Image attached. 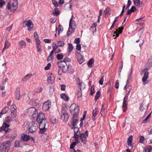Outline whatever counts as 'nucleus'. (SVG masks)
Returning a JSON list of instances; mask_svg holds the SVG:
<instances>
[{"mask_svg":"<svg viewBox=\"0 0 152 152\" xmlns=\"http://www.w3.org/2000/svg\"><path fill=\"white\" fill-rule=\"evenodd\" d=\"M81 45L80 44H78L76 45V49L77 51H80L81 50Z\"/></svg>","mask_w":152,"mask_h":152,"instance_id":"61","label":"nucleus"},{"mask_svg":"<svg viewBox=\"0 0 152 152\" xmlns=\"http://www.w3.org/2000/svg\"><path fill=\"white\" fill-rule=\"evenodd\" d=\"M48 80L47 81L48 83H51L52 81L55 80V78L54 75L51 73H49L47 75Z\"/></svg>","mask_w":152,"mask_h":152,"instance_id":"17","label":"nucleus"},{"mask_svg":"<svg viewBox=\"0 0 152 152\" xmlns=\"http://www.w3.org/2000/svg\"><path fill=\"white\" fill-rule=\"evenodd\" d=\"M29 123L28 121H26L24 122L23 125L22 126V128L25 129L26 128H27L28 126Z\"/></svg>","mask_w":152,"mask_h":152,"instance_id":"45","label":"nucleus"},{"mask_svg":"<svg viewBox=\"0 0 152 152\" xmlns=\"http://www.w3.org/2000/svg\"><path fill=\"white\" fill-rule=\"evenodd\" d=\"M19 47L21 49L25 48L26 46V42L23 40H21L18 42Z\"/></svg>","mask_w":152,"mask_h":152,"instance_id":"25","label":"nucleus"},{"mask_svg":"<svg viewBox=\"0 0 152 152\" xmlns=\"http://www.w3.org/2000/svg\"><path fill=\"white\" fill-rule=\"evenodd\" d=\"M21 97L20 92L19 88H17L15 91V99L19 100Z\"/></svg>","mask_w":152,"mask_h":152,"instance_id":"27","label":"nucleus"},{"mask_svg":"<svg viewBox=\"0 0 152 152\" xmlns=\"http://www.w3.org/2000/svg\"><path fill=\"white\" fill-rule=\"evenodd\" d=\"M61 97L63 99L66 101H67L69 100V98L65 94H62L61 95Z\"/></svg>","mask_w":152,"mask_h":152,"instance_id":"31","label":"nucleus"},{"mask_svg":"<svg viewBox=\"0 0 152 152\" xmlns=\"http://www.w3.org/2000/svg\"><path fill=\"white\" fill-rule=\"evenodd\" d=\"M151 115V113H149L148 114V116L143 121H142L143 123H145L147 122L148 121V118L150 117Z\"/></svg>","mask_w":152,"mask_h":152,"instance_id":"48","label":"nucleus"},{"mask_svg":"<svg viewBox=\"0 0 152 152\" xmlns=\"http://www.w3.org/2000/svg\"><path fill=\"white\" fill-rule=\"evenodd\" d=\"M33 75L31 74H27L22 79V81L23 82L26 81L28 80Z\"/></svg>","mask_w":152,"mask_h":152,"instance_id":"23","label":"nucleus"},{"mask_svg":"<svg viewBox=\"0 0 152 152\" xmlns=\"http://www.w3.org/2000/svg\"><path fill=\"white\" fill-rule=\"evenodd\" d=\"M119 83L118 80H117L115 85V87L116 89H118L119 88Z\"/></svg>","mask_w":152,"mask_h":152,"instance_id":"63","label":"nucleus"},{"mask_svg":"<svg viewBox=\"0 0 152 152\" xmlns=\"http://www.w3.org/2000/svg\"><path fill=\"white\" fill-rule=\"evenodd\" d=\"M139 142L141 143H143L144 141L145 140L144 137L142 136H139Z\"/></svg>","mask_w":152,"mask_h":152,"instance_id":"50","label":"nucleus"},{"mask_svg":"<svg viewBox=\"0 0 152 152\" xmlns=\"http://www.w3.org/2000/svg\"><path fill=\"white\" fill-rule=\"evenodd\" d=\"M58 34H59L60 32H62L63 30V27L61 25H59L58 26Z\"/></svg>","mask_w":152,"mask_h":152,"instance_id":"55","label":"nucleus"},{"mask_svg":"<svg viewBox=\"0 0 152 152\" xmlns=\"http://www.w3.org/2000/svg\"><path fill=\"white\" fill-rule=\"evenodd\" d=\"M27 113L29 116H32L33 118H35L38 112L34 107H32L28 109Z\"/></svg>","mask_w":152,"mask_h":152,"instance_id":"7","label":"nucleus"},{"mask_svg":"<svg viewBox=\"0 0 152 152\" xmlns=\"http://www.w3.org/2000/svg\"><path fill=\"white\" fill-rule=\"evenodd\" d=\"M71 7L72 6L70 4L67 3L65 4L64 8L66 10L69 11L71 9Z\"/></svg>","mask_w":152,"mask_h":152,"instance_id":"34","label":"nucleus"},{"mask_svg":"<svg viewBox=\"0 0 152 152\" xmlns=\"http://www.w3.org/2000/svg\"><path fill=\"white\" fill-rule=\"evenodd\" d=\"M119 31L118 29H116V31L114 32V34H114L113 36V37H114L115 39L117 37L119 36L120 34H121L122 33V30L124 29V28L123 27L119 28Z\"/></svg>","mask_w":152,"mask_h":152,"instance_id":"18","label":"nucleus"},{"mask_svg":"<svg viewBox=\"0 0 152 152\" xmlns=\"http://www.w3.org/2000/svg\"><path fill=\"white\" fill-rule=\"evenodd\" d=\"M128 92L124 97L123 103L122 108L124 112H125L127 110V100L128 99L129 94L130 92V90L128 91Z\"/></svg>","mask_w":152,"mask_h":152,"instance_id":"9","label":"nucleus"},{"mask_svg":"<svg viewBox=\"0 0 152 152\" xmlns=\"http://www.w3.org/2000/svg\"><path fill=\"white\" fill-rule=\"evenodd\" d=\"M79 136L77 135V134H74V135L73 137H74L75 141V142H74L72 143L70 146V149H73L75 146L76 144L78 143L79 142V141L78 140Z\"/></svg>","mask_w":152,"mask_h":152,"instance_id":"12","label":"nucleus"},{"mask_svg":"<svg viewBox=\"0 0 152 152\" xmlns=\"http://www.w3.org/2000/svg\"><path fill=\"white\" fill-rule=\"evenodd\" d=\"M16 136V135H13V134H7L5 137L7 139H9L11 141H12Z\"/></svg>","mask_w":152,"mask_h":152,"instance_id":"26","label":"nucleus"},{"mask_svg":"<svg viewBox=\"0 0 152 152\" xmlns=\"http://www.w3.org/2000/svg\"><path fill=\"white\" fill-rule=\"evenodd\" d=\"M73 17V16L72 15L70 19L69 27L67 33V36L70 35L74 32L76 27L75 23L74 21L72 20Z\"/></svg>","mask_w":152,"mask_h":152,"instance_id":"1","label":"nucleus"},{"mask_svg":"<svg viewBox=\"0 0 152 152\" xmlns=\"http://www.w3.org/2000/svg\"><path fill=\"white\" fill-rule=\"evenodd\" d=\"M67 108L66 107H62L61 109V114H68L66 112Z\"/></svg>","mask_w":152,"mask_h":152,"instance_id":"39","label":"nucleus"},{"mask_svg":"<svg viewBox=\"0 0 152 152\" xmlns=\"http://www.w3.org/2000/svg\"><path fill=\"white\" fill-rule=\"evenodd\" d=\"M53 51H51L48 57V58L47 59V61L48 62H49L53 60Z\"/></svg>","mask_w":152,"mask_h":152,"instance_id":"29","label":"nucleus"},{"mask_svg":"<svg viewBox=\"0 0 152 152\" xmlns=\"http://www.w3.org/2000/svg\"><path fill=\"white\" fill-rule=\"evenodd\" d=\"M74 42L77 44H79L80 42V38H77L75 39L74 41Z\"/></svg>","mask_w":152,"mask_h":152,"instance_id":"64","label":"nucleus"},{"mask_svg":"<svg viewBox=\"0 0 152 152\" xmlns=\"http://www.w3.org/2000/svg\"><path fill=\"white\" fill-rule=\"evenodd\" d=\"M134 3L135 5L139 6L140 4V0H134Z\"/></svg>","mask_w":152,"mask_h":152,"instance_id":"49","label":"nucleus"},{"mask_svg":"<svg viewBox=\"0 0 152 152\" xmlns=\"http://www.w3.org/2000/svg\"><path fill=\"white\" fill-rule=\"evenodd\" d=\"M30 136L27 134H23L21 137L22 140L24 141H28L30 139Z\"/></svg>","mask_w":152,"mask_h":152,"instance_id":"21","label":"nucleus"},{"mask_svg":"<svg viewBox=\"0 0 152 152\" xmlns=\"http://www.w3.org/2000/svg\"><path fill=\"white\" fill-rule=\"evenodd\" d=\"M94 93V87L93 86H92L91 88L90 94L92 95Z\"/></svg>","mask_w":152,"mask_h":152,"instance_id":"53","label":"nucleus"},{"mask_svg":"<svg viewBox=\"0 0 152 152\" xmlns=\"http://www.w3.org/2000/svg\"><path fill=\"white\" fill-rule=\"evenodd\" d=\"M37 122H40V121L46 119L45 118V115L42 112H39V113H37Z\"/></svg>","mask_w":152,"mask_h":152,"instance_id":"15","label":"nucleus"},{"mask_svg":"<svg viewBox=\"0 0 152 152\" xmlns=\"http://www.w3.org/2000/svg\"><path fill=\"white\" fill-rule=\"evenodd\" d=\"M79 87L80 88V89H83L85 87V85L83 83H79Z\"/></svg>","mask_w":152,"mask_h":152,"instance_id":"46","label":"nucleus"},{"mask_svg":"<svg viewBox=\"0 0 152 152\" xmlns=\"http://www.w3.org/2000/svg\"><path fill=\"white\" fill-rule=\"evenodd\" d=\"M37 122L39 123V128L40 130L39 133H44L47 129L45 128L47 123L46 119Z\"/></svg>","mask_w":152,"mask_h":152,"instance_id":"5","label":"nucleus"},{"mask_svg":"<svg viewBox=\"0 0 152 152\" xmlns=\"http://www.w3.org/2000/svg\"><path fill=\"white\" fill-rule=\"evenodd\" d=\"M7 9L10 10L11 12L15 11L18 8V4L17 3H13L11 1L8 2L7 5Z\"/></svg>","mask_w":152,"mask_h":152,"instance_id":"6","label":"nucleus"},{"mask_svg":"<svg viewBox=\"0 0 152 152\" xmlns=\"http://www.w3.org/2000/svg\"><path fill=\"white\" fill-rule=\"evenodd\" d=\"M58 66L60 67L63 73H65L69 69V66H68L65 61H62L59 62Z\"/></svg>","mask_w":152,"mask_h":152,"instance_id":"3","label":"nucleus"},{"mask_svg":"<svg viewBox=\"0 0 152 152\" xmlns=\"http://www.w3.org/2000/svg\"><path fill=\"white\" fill-rule=\"evenodd\" d=\"M132 140L133 136L132 135H131L128 138L127 140V143L128 145L129 146H131L132 148L133 147V146L132 144Z\"/></svg>","mask_w":152,"mask_h":152,"instance_id":"30","label":"nucleus"},{"mask_svg":"<svg viewBox=\"0 0 152 152\" xmlns=\"http://www.w3.org/2000/svg\"><path fill=\"white\" fill-rule=\"evenodd\" d=\"M16 116V111H12L11 112V114L9 116L6 118L5 121L7 123L12 121V119L15 118Z\"/></svg>","mask_w":152,"mask_h":152,"instance_id":"10","label":"nucleus"},{"mask_svg":"<svg viewBox=\"0 0 152 152\" xmlns=\"http://www.w3.org/2000/svg\"><path fill=\"white\" fill-rule=\"evenodd\" d=\"M100 92L99 91H98L97 92L95 97V99L96 101L100 97Z\"/></svg>","mask_w":152,"mask_h":152,"instance_id":"42","label":"nucleus"},{"mask_svg":"<svg viewBox=\"0 0 152 152\" xmlns=\"http://www.w3.org/2000/svg\"><path fill=\"white\" fill-rule=\"evenodd\" d=\"M79 118L77 115H73L71 122V126L72 127H74L77 124L78 120Z\"/></svg>","mask_w":152,"mask_h":152,"instance_id":"14","label":"nucleus"},{"mask_svg":"<svg viewBox=\"0 0 152 152\" xmlns=\"http://www.w3.org/2000/svg\"><path fill=\"white\" fill-rule=\"evenodd\" d=\"M99 109L97 108H96L93 110L92 112V119L93 121L95 120V117L98 114Z\"/></svg>","mask_w":152,"mask_h":152,"instance_id":"22","label":"nucleus"},{"mask_svg":"<svg viewBox=\"0 0 152 152\" xmlns=\"http://www.w3.org/2000/svg\"><path fill=\"white\" fill-rule=\"evenodd\" d=\"M36 47L37 48V51L40 53H41L42 51L41 45L39 46H36Z\"/></svg>","mask_w":152,"mask_h":152,"instance_id":"62","label":"nucleus"},{"mask_svg":"<svg viewBox=\"0 0 152 152\" xmlns=\"http://www.w3.org/2000/svg\"><path fill=\"white\" fill-rule=\"evenodd\" d=\"M11 141L10 140H7L3 142L2 145L7 147H9L10 148V147L11 145Z\"/></svg>","mask_w":152,"mask_h":152,"instance_id":"33","label":"nucleus"},{"mask_svg":"<svg viewBox=\"0 0 152 152\" xmlns=\"http://www.w3.org/2000/svg\"><path fill=\"white\" fill-rule=\"evenodd\" d=\"M94 62V60L92 59H91L88 63V66L90 68L93 65Z\"/></svg>","mask_w":152,"mask_h":152,"instance_id":"36","label":"nucleus"},{"mask_svg":"<svg viewBox=\"0 0 152 152\" xmlns=\"http://www.w3.org/2000/svg\"><path fill=\"white\" fill-rule=\"evenodd\" d=\"M5 2L3 0H0V7H2V6L5 5Z\"/></svg>","mask_w":152,"mask_h":152,"instance_id":"54","label":"nucleus"},{"mask_svg":"<svg viewBox=\"0 0 152 152\" xmlns=\"http://www.w3.org/2000/svg\"><path fill=\"white\" fill-rule=\"evenodd\" d=\"M14 146L15 148H18L20 146V142L18 141H16L14 143Z\"/></svg>","mask_w":152,"mask_h":152,"instance_id":"51","label":"nucleus"},{"mask_svg":"<svg viewBox=\"0 0 152 152\" xmlns=\"http://www.w3.org/2000/svg\"><path fill=\"white\" fill-rule=\"evenodd\" d=\"M59 14V11L57 8H55L53 11V14L57 16Z\"/></svg>","mask_w":152,"mask_h":152,"instance_id":"40","label":"nucleus"},{"mask_svg":"<svg viewBox=\"0 0 152 152\" xmlns=\"http://www.w3.org/2000/svg\"><path fill=\"white\" fill-rule=\"evenodd\" d=\"M69 46L68 48L69 49L68 55H69L72 51L73 49V47L72 44L70 43H68Z\"/></svg>","mask_w":152,"mask_h":152,"instance_id":"35","label":"nucleus"},{"mask_svg":"<svg viewBox=\"0 0 152 152\" xmlns=\"http://www.w3.org/2000/svg\"><path fill=\"white\" fill-rule=\"evenodd\" d=\"M64 43L63 41H58L57 43L58 46L63 47L64 45Z\"/></svg>","mask_w":152,"mask_h":152,"instance_id":"47","label":"nucleus"},{"mask_svg":"<svg viewBox=\"0 0 152 152\" xmlns=\"http://www.w3.org/2000/svg\"><path fill=\"white\" fill-rule=\"evenodd\" d=\"M80 137L83 143H86L87 141L86 139L88 137V134H80Z\"/></svg>","mask_w":152,"mask_h":152,"instance_id":"16","label":"nucleus"},{"mask_svg":"<svg viewBox=\"0 0 152 152\" xmlns=\"http://www.w3.org/2000/svg\"><path fill=\"white\" fill-rule=\"evenodd\" d=\"M9 125L6 123L5 122L3 124L2 126L0 128V132H4L6 133L7 132H9L10 129L9 128Z\"/></svg>","mask_w":152,"mask_h":152,"instance_id":"11","label":"nucleus"},{"mask_svg":"<svg viewBox=\"0 0 152 152\" xmlns=\"http://www.w3.org/2000/svg\"><path fill=\"white\" fill-rule=\"evenodd\" d=\"M105 109L104 108H101L100 112L102 115L104 116V115Z\"/></svg>","mask_w":152,"mask_h":152,"instance_id":"60","label":"nucleus"},{"mask_svg":"<svg viewBox=\"0 0 152 152\" xmlns=\"http://www.w3.org/2000/svg\"><path fill=\"white\" fill-rule=\"evenodd\" d=\"M69 117L68 114H61V119L64 121H67Z\"/></svg>","mask_w":152,"mask_h":152,"instance_id":"32","label":"nucleus"},{"mask_svg":"<svg viewBox=\"0 0 152 152\" xmlns=\"http://www.w3.org/2000/svg\"><path fill=\"white\" fill-rule=\"evenodd\" d=\"M16 107L15 105L12 104L10 107V110L11 112L16 111Z\"/></svg>","mask_w":152,"mask_h":152,"instance_id":"44","label":"nucleus"},{"mask_svg":"<svg viewBox=\"0 0 152 152\" xmlns=\"http://www.w3.org/2000/svg\"><path fill=\"white\" fill-rule=\"evenodd\" d=\"M29 126L28 131L31 133L35 132L38 128L37 125L34 122H32L30 123L29 124Z\"/></svg>","mask_w":152,"mask_h":152,"instance_id":"4","label":"nucleus"},{"mask_svg":"<svg viewBox=\"0 0 152 152\" xmlns=\"http://www.w3.org/2000/svg\"><path fill=\"white\" fill-rule=\"evenodd\" d=\"M10 43L7 41H6L4 43V48L3 49V51H2V53H3L4 51L8 48H9V46H10Z\"/></svg>","mask_w":152,"mask_h":152,"instance_id":"28","label":"nucleus"},{"mask_svg":"<svg viewBox=\"0 0 152 152\" xmlns=\"http://www.w3.org/2000/svg\"><path fill=\"white\" fill-rule=\"evenodd\" d=\"M51 64L50 63H48V64L47 65V66H46L45 68V69L46 70H49L50 68L51 67Z\"/></svg>","mask_w":152,"mask_h":152,"instance_id":"58","label":"nucleus"},{"mask_svg":"<svg viewBox=\"0 0 152 152\" xmlns=\"http://www.w3.org/2000/svg\"><path fill=\"white\" fill-rule=\"evenodd\" d=\"M39 101L37 99H36L35 101L32 102V104L34 106H37L39 104Z\"/></svg>","mask_w":152,"mask_h":152,"instance_id":"41","label":"nucleus"},{"mask_svg":"<svg viewBox=\"0 0 152 152\" xmlns=\"http://www.w3.org/2000/svg\"><path fill=\"white\" fill-rule=\"evenodd\" d=\"M23 23L27 27H28V31H30L34 30L33 28L34 24L30 20L23 21Z\"/></svg>","mask_w":152,"mask_h":152,"instance_id":"8","label":"nucleus"},{"mask_svg":"<svg viewBox=\"0 0 152 152\" xmlns=\"http://www.w3.org/2000/svg\"><path fill=\"white\" fill-rule=\"evenodd\" d=\"M148 72H145L142 78V81L143 84L145 85L148 83V81H146L147 80L148 77Z\"/></svg>","mask_w":152,"mask_h":152,"instance_id":"19","label":"nucleus"},{"mask_svg":"<svg viewBox=\"0 0 152 152\" xmlns=\"http://www.w3.org/2000/svg\"><path fill=\"white\" fill-rule=\"evenodd\" d=\"M71 127L72 128H74V133H78L79 131V129L77 127H72V126H71Z\"/></svg>","mask_w":152,"mask_h":152,"instance_id":"59","label":"nucleus"},{"mask_svg":"<svg viewBox=\"0 0 152 152\" xmlns=\"http://www.w3.org/2000/svg\"><path fill=\"white\" fill-rule=\"evenodd\" d=\"M79 109V106L75 104H72L69 107L70 111L73 115H77Z\"/></svg>","mask_w":152,"mask_h":152,"instance_id":"2","label":"nucleus"},{"mask_svg":"<svg viewBox=\"0 0 152 152\" xmlns=\"http://www.w3.org/2000/svg\"><path fill=\"white\" fill-rule=\"evenodd\" d=\"M104 76L103 75L102 77L100 79V80L99 81V83L101 85H102L103 84V82L104 81Z\"/></svg>","mask_w":152,"mask_h":152,"instance_id":"57","label":"nucleus"},{"mask_svg":"<svg viewBox=\"0 0 152 152\" xmlns=\"http://www.w3.org/2000/svg\"><path fill=\"white\" fill-rule=\"evenodd\" d=\"M51 107V102L50 100H48L44 103L42 105V109L43 110L46 111L48 110Z\"/></svg>","mask_w":152,"mask_h":152,"instance_id":"13","label":"nucleus"},{"mask_svg":"<svg viewBox=\"0 0 152 152\" xmlns=\"http://www.w3.org/2000/svg\"><path fill=\"white\" fill-rule=\"evenodd\" d=\"M145 106V102H143L141 104L140 107V110L141 111L144 110V107Z\"/></svg>","mask_w":152,"mask_h":152,"instance_id":"37","label":"nucleus"},{"mask_svg":"<svg viewBox=\"0 0 152 152\" xmlns=\"http://www.w3.org/2000/svg\"><path fill=\"white\" fill-rule=\"evenodd\" d=\"M78 61L80 64H82L84 61L83 57L82 56L79 57L78 59Z\"/></svg>","mask_w":152,"mask_h":152,"instance_id":"38","label":"nucleus"},{"mask_svg":"<svg viewBox=\"0 0 152 152\" xmlns=\"http://www.w3.org/2000/svg\"><path fill=\"white\" fill-rule=\"evenodd\" d=\"M52 3L54 7H58V5L57 1L55 0H52Z\"/></svg>","mask_w":152,"mask_h":152,"instance_id":"52","label":"nucleus"},{"mask_svg":"<svg viewBox=\"0 0 152 152\" xmlns=\"http://www.w3.org/2000/svg\"><path fill=\"white\" fill-rule=\"evenodd\" d=\"M56 58L58 60H61L64 57V56L62 54H59L57 55Z\"/></svg>","mask_w":152,"mask_h":152,"instance_id":"43","label":"nucleus"},{"mask_svg":"<svg viewBox=\"0 0 152 152\" xmlns=\"http://www.w3.org/2000/svg\"><path fill=\"white\" fill-rule=\"evenodd\" d=\"M1 152H8L10 148L9 147L2 145L1 146Z\"/></svg>","mask_w":152,"mask_h":152,"instance_id":"20","label":"nucleus"},{"mask_svg":"<svg viewBox=\"0 0 152 152\" xmlns=\"http://www.w3.org/2000/svg\"><path fill=\"white\" fill-rule=\"evenodd\" d=\"M9 107H6L3 108L1 112L0 113V118H1V115L6 114L9 110Z\"/></svg>","mask_w":152,"mask_h":152,"instance_id":"24","label":"nucleus"},{"mask_svg":"<svg viewBox=\"0 0 152 152\" xmlns=\"http://www.w3.org/2000/svg\"><path fill=\"white\" fill-rule=\"evenodd\" d=\"M54 46H52L53 47V50H52L53 51V53L57 50L58 47V46L56 44H54Z\"/></svg>","mask_w":152,"mask_h":152,"instance_id":"56","label":"nucleus"}]
</instances>
